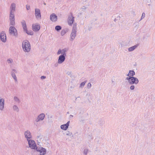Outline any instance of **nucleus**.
<instances>
[{
    "label": "nucleus",
    "mask_w": 155,
    "mask_h": 155,
    "mask_svg": "<svg viewBox=\"0 0 155 155\" xmlns=\"http://www.w3.org/2000/svg\"><path fill=\"white\" fill-rule=\"evenodd\" d=\"M65 57L63 55H61L58 58V63L59 64H61L63 63L65 59Z\"/></svg>",
    "instance_id": "obj_14"
},
{
    "label": "nucleus",
    "mask_w": 155,
    "mask_h": 155,
    "mask_svg": "<svg viewBox=\"0 0 155 155\" xmlns=\"http://www.w3.org/2000/svg\"><path fill=\"white\" fill-rule=\"evenodd\" d=\"M44 5H46V4H45V3H44Z\"/></svg>",
    "instance_id": "obj_44"
},
{
    "label": "nucleus",
    "mask_w": 155,
    "mask_h": 155,
    "mask_svg": "<svg viewBox=\"0 0 155 155\" xmlns=\"http://www.w3.org/2000/svg\"><path fill=\"white\" fill-rule=\"evenodd\" d=\"M9 33L10 35H13L15 38L18 37V33L17 30L14 26H10L9 28Z\"/></svg>",
    "instance_id": "obj_5"
},
{
    "label": "nucleus",
    "mask_w": 155,
    "mask_h": 155,
    "mask_svg": "<svg viewBox=\"0 0 155 155\" xmlns=\"http://www.w3.org/2000/svg\"><path fill=\"white\" fill-rule=\"evenodd\" d=\"M13 109L14 110L16 111L17 112H18L19 111V109L18 106L16 105H14L12 107Z\"/></svg>",
    "instance_id": "obj_25"
},
{
    "label": "nucleus",
    "mask_w": 155,
    "mask_h": 155,
    "mask_svg": "<svg viewBox=\"0 0 155 155\" xmlns=\"http://www.w3.org/2000/svg\"><path fill=\"white\" fill-rule=\"evenodd\" d=\"M135 75V72L133 70H130L127 75L130 77H133Z\"/></svg>",
    "instance_id": "obj_20"
},
{
    "label": "nucleus",
    "mask_w": 155,
    "mask_h": 155,
    "mask_svg": "<svg viewBox=\"0 0 155 155\" xmlns=\"http://www.w3.org/2000/svg\"><path fill=\"white\" fill-rule=\"evenodd\" d=\"M58 63L56 62V63H55V64H54V67H57L58 66Z\"/></svg>",
    "instance_id": "obj_38"
},
{
    "label": "nucleus",
    "mask_w": 155,
    "mask_h": 155,
    "mask_svg": "<svg viewBox=\"0 0 155 155\" xmlns=\"http://www.w3.org/2000/svg\"><path fill=\"white\" fill-rule=\"evenodd\" d=\"M66 135L68 136H71L72 135V133L70 132L69 131H68L66 132Z\"/></svg>",
    "instance_id": "obj_33"
},
{
    "label": "nucleus",
    "mask_w": 155,
    "mask_h": 155,
    "mask_svg": "<svg viewBox=\"0 0 155 155\" xmlns=\"http://www.w3.org/2000/svg\"><path fill=\"white\" fill-rule=\"evenodd\" d=\"M50 19L52 21L56 22L57 21V16L54 13L51 15L50 16Z\"/></svg>",
    "instance_id": "obj_18"
},
{
    "label": "nucleus",
    "mask_w": 155,
    "mask_h": 155,
    "mask_svg": "<svg viewBox=\"0 0 155 155\" xmlns=\"http://www.w3.org/2000/svg\"><path fill=\"white\" fill-rule=\"evenodd\" d=\"M24 135L27 141L31 140L32 137L31 133L29 130H27L25 131Z\"/></svg>",
    "instance_id": "obj_9"
},
{
    "label": "nucleus",
    "mask_w": 155,
    "mask_h": 155,
    "mask_svg": "<svg viewBox=\"0 0 155 155\" xmlns=\"http://www.w3.org/2000/svg\"><path fill=\"white\" fill-rule=\"evenodd\" d=\"M145 17V14L144 12H143L142 14V16L141 17V19L140 20V21L141 20H142Z\"/></svg>",
    "instance_id": "obj_31"
},
{
    "label": "nucleus",
    "mask_w": 155,
    "mask_h": 155,
    "mask_svg": "<svg viewBox=\"0 0 155 155\" xmlns=\"http://www.w3.org/2000/svg\"><path fill=\"white\" fill-rule=\"evenodd\" d=\"M15 19V14L14 13L10 12L9 20Z\"/></svg>",
    "instance_id": "obj_22"
},
{
    "label": "nucleus",
    "mask_w": 155,
    "mask_h": 155,
    "mask_svg": "<svg viewBox=\"0 0 155 155\" xmlns=\"http://www.w3.org/2000/svg\"><path fill=\"white\" fill-rule=\"evenodd\" d=\"M70 121H68L66 124L62 125L61 126V128L64 130H67L69 126Z\"/></svg>",
    "instance_id": "obj_16"
},
{
    "label": "nucleus",
    "mask_w": 155,
    "mask_h": 155,
    "mask_svg": "<svg viewBox=\"0 0 155 155\" xmlns=\"http://www.w3.org/2000/svg\"><path fill=\"white\" fill-rule=\"evenodd\" d=\"M40 29V26L39 25L33 24L32 25V30L35 32L38 31Z\"/></svg>",
    "instance_id": "obj_13"
},
{
    "label": "nucleus",
    "mask_w": 155,
    "mask_h": 155,
    "mask_svg": "<svg viewBox=\"0 0 155 155\" xmlns=\"http://www.w3.org/2000/svg\"><path fill=\"white\" fill-rule=\"evenodd\" d=\"M61 27L59 25H57L55 28V29L57 31H59L61 29Z\"/></svg>",
    "instance_id": "obj_27"
},
{
    "label": "nucleus",
    "mask_w": 155,
    "mask_h": 155,
    "mask_svg": "<svg viewBox=\"0 0 155 155\" xmlns=\"http://www.w3.org/2000/svg\"><path fill=\"white\" fill-rule=\"evenodd\" d=\"M126 80L128 81L130 84H137L139 82L138 79L134 77H131L126 78Z\"/></svg>",
    "instance_id": "obj_4"
},
{
    "label": "nucleus",
    "mask_w": 155,
    "mask_h": 155,
    "mask_svg": "<svg viewBox=\"0 0 155 155\" xmlns=\"http://www.w3.org/2000/svg\"><path fill=\"white\" fill-rule=\"evenodd\" d=\"M138 45H135L132 47L129 48H128V51H134L135 49H136L138 46Z\"/></svg>",
    "instance_id": "obj_21"
},
{
    "label": "nucleus",
    "mask_w": 155,
    "mask_h": 155,
    "mask_svg": "<svg viewBox=\"0 0 155 155\" xmlns=\"http://www.w3.org/2000/svg\"><path fill=\"white\" fill-rule=\"evenodd\" d=\"M116 18H115V19H114V21H116Z\"/></svg>",
    "instance_id": "obj_43"
},
{
    "label": "nucleus",
    "mask_w": 155,
    "mask_h": 155,
    "mask_svg": "<svg viewBox=\"0 0 155 155\" xmlns=\"http://www.w3.org/2000/svg\"><path fill=\"white\" fill-rule=\"evenodd\" d=\"M22 47L23 51L25 52H29L31 49L30 43L28 40L24 41L22 43Z\"/></svg>",
    "instance_id": "obj_1"
},
{
    "label": "nucleus",
    "mask_w": 155,
    "mask_h": 155,
    "mask_svg": "<svg viewBox=\"0 0 155 155\" xmlns=\"http://www.w3.org/2000/svg\"><path fill=\"white\" fill-rule=\"evenodd\" d=\"M24 31H25L26 33L29 35H32L34 34V33L33 31L31 30L28 31L27 29L26 30H25Z\"/></svg>",
    "instance_id": "obj_23"
},
{
    "label": "nucleus",
    "mask_w": 155,
    "mask_h": 155,
    "mask_svg": "<svg viewBox=\"0 0 155 155\" xmlns=\"http://www.w3.org/2000/svg\"><path fill=\"white\" fill-rule=\"evenodd\" d=\"M35 15L36 18L37 19H41V16L40 10L38 8H35Z\"/></svg>",
    "instance_id": "obj_10"
},
{
    "label": "nucleus",
    "mask_w": 155,
    "mask_h": 155,
    "mask_svg": "<svg viewBox=\"0 0 155 155\" xmlns=\"http://www.w3.org/2000/svg\"><path fill=\"white\" fill-rule=\"evenodd\" d=\"M0 38L2 41L5 42L6 41V37L5 32L4 31L1 32L0 34Z\"/></svg>",
    "instance_id": "obj_11"
},
{
    "label": "nucleus",
    "mask_w": 155,
    "mask_h": 155,
    "mask_svg": "<svg viewBox=\"0 0 155 155\" xmlns=\"http://www.w3.org/2000/svg\"><path fill=\"white\" fill-rule=\"evenodd\" d=\"M36 150L37 151L40 153V155H44L46 153V149L41 147H38L36 148Z\"/></svg>",
    "instance_id": "obj_7"
},
{
    "label": "nucleus",
    "mask_w": 155,
    "mask_h": 155,
    "mask_svg": "<svg viewBox=\"0 0 155 155\" xmlns=\"http://www.w3.org/2000/svg\"><path fill=\"white\" fill-rule=\"evenodd\" d=\"M7 61L9 63H12L13 62V60L12 59H8Z\"/></svg>",
    "instance_id": "obj_34"
},
{
    "label": "nucleus",
    "mask_w": 155,
    "mask_h": 155,
    "mask_svg": "<svg viewBox=\"0 0 155 155\" xmlns=\"http://www.w3.org/2000/svg\"><path fill=\"white\" fill-rule=\"evenodd\" d=\"M74 18L72 14L68 17V24L69 25H72L74 21Z\"/></svg>",
    "instance_id": "obj_12"
},
{
    "label": "nucleus",
    "mask_w": 155,
    "mask_h": 155,
    "mask_svg": "<svg viewBox=\"0 0 155 155\" xmlns=\"http://www.w3.org/2000/svg\"><path fill=\"white\" fill-rule=\"evenodd\" d=\"M68 48H64L62 50H61V49H59L57 53V54L59 55L61 54L62 55H63L66 56V52L68 51Z\"/></svg>",
    "instance_id": "obj_8"
},
{
    "label": "nucleus",
    "mask_w": 155,
    "mask_h": 155,
    "mask_svg": "<svg viewBox=\"0 0 155 155\" xmlns=\"http://www.w3.org/2000/svg\"><path fill=\"white\" fill-rule=\"evenodd\" d=\"M5 100L3 98L0 99V110H3L4 107Z\"/></svg>",
    "instance_id": "obj_15"
},
{
    "label": "nucleus",
    "mask_w": 155,
    "mask_h": 155,
    "mask_svg": "<svg viewBox=\"0 0 155 155\" xmlns=\"http://www.w3.org/2000/svg\"><path fill=\"white\" fill-rule=\"evenodd\" d=\"M46 78V77L45 76H41V79H45Z\"/></svg>",
    "instance_id": "obj_37"
},
{
    "label": "nucleus",
    "mask_w": 155,
    "mask_h": 155,
    "mask_svg": "<svg viewBox=\"0 0 155 155\" xmlns=\"http://www.w3.org/2000/svg\"><path fill=\"white\" fill-rule=\"evenodd\" d=\"M85 7L84 6L83 7V8H82L83 9H85Z\"/></svg>",
    "instance_id": "obj_42"
},
{
    "label": "nucleus",
    "mask_w": 155,
    "mask_h": 155,
    "mask_svg": "<svg viewBox=\"0 0 155 155\" xmlns=\"http://www.w3.org/2000/svg\"><path fill=\"white\" fill-rule=\"evenodd\" d=\"M16 5L14 3H12L10 7V12L14 13L15 11Z\"/></svg>",
    "instance_id": "obj_17"
},
{
    "label": "nucleus",
    "mask_w": 155,
    "mask_h": 155,
    "mask_svg": "<svg viewBox=\"0 0 155 155\" xmlns=\"http://www.w3.org/2000/svg\"><path fill=\"white\" fill-rule=\"evenodd\" d=\"M26 9L27 10H28L30 9V6L26 5Z\"/></svg>",
    "instance_id": "obj_40"
},
{
    "label": "nucleus",
    "mask_w": 155,
    "mask_h": 155,
    "mask_svg": "<svg viewBox=\"0 0 155 155\" xmlns=\"http://www.w3.org/2000/svg\"><path fill=\"white\" fill-rule=\"evenodd\" d=\"M77 25L76 23H74L72 28V31L70 35V40L71 41H73L75 39L77 33Z\"/></svg>",
    "instance_id": "obj_2"
},
{
    "label": "nucleus",
    "mask_w": 155,
    "mask_h": 155,
    "mask_svg": "<svg viewBox=\"0 0 155 155\" xmlns=\"http://www.w3.org/2000/svg\"><path fill=\"white\" fill-rule=\"evenodd\" d=\"M12 72H14L15 73H17V71L16 70L14 69H12Z\"/></svg>",
    "instance_id": "obj_39"
},
{
    "label": "nucleus",
    "mask_w": 155,
    "mask_h": 155,
    "mask_svg": "<svg viewBox=\"0 0 155 155\" xmlns=\"http://www.w3.org/2000/svg\"><path fill=\"white\" fill-rule=\"evenodd\" d=\"M134 88H135V87L134 86V85H131L130 87V89L131 90H133L134 89Z\"/></svg>",
    "instance_id": "obj_36"
},
{
    "label": "nucleus",
    "mask_w": 155,
    "mask_h": 155,
    "mask_svg": "<svg viewBox=\"0 0 155 155\" xmlns=\"http://www.w3.org/2000/svg\"><path fill=\"white\" fill-rule=\"evenodd\" d=\"M21 23L24 31L26 30L27 28L25 21L24 20H23L21 21Z\"/></svg>",
    "instance_id": "obj_19"
},
{
    "label": "nucleus",
    "mask_w": 155,
    "mask_h": 155,
    "mask_svg": "<svg viewBox=\"0 0 155 155\" xmlns=\"http://www.w3.org/2000/svg\"><path fill=\"white\" fill-rule=\"evenodd\" d=\"M14 100L15 101L19 103L20 101L18 98L17 97H14Z\"/></svg>",
    "instance_id": "obj_30"
},
{
    "label": "nucleus",
    "mask_w": 155,
    "mask_h": 155,
    "mask_svg": "<svg viewBox=\"0 0 155 155\" xmlns=\"http://www.w3.org/2000/svg\"><path fill=\"white\" fill-rule=\"evenodd\" d=\"M91 87V84L90 83H89L87 86V87L88 89H90Z\"/></svg>",
    "instance_id": "obj_32"
},
{
    "label": "nucleus",
    "mask_w": 155,
    "mask_h": 155,
    "mask_svg": "<svg viewBox=\"0 0 155 155\" xmlns=\"http://www.w3.org/2000/svg\"><path fill=\"white\" fill-rule=\"evenodd\" d=\"M86 83V81H84L82 82L80 85V87H83L84 86Z\"/></svg>",
    "instance_id": "obj_29"
},
{
    "label": "nucleus",
    "mask_w": 155,
    "mask_h": 155,
    "mask_svg": "<svg viewBox=\"0 0 155 155\" xmlns=\"http://www.w3.org/2000/svg\"><path fill=\"white\" fill-rule=\"evenodd\" d=\"M10 25H11L14 26L15 25V19L9 20Z\"/></svg>",
    "instance_id": "obj_26"
},
{
    "label": "nucleus",
    "mask_w": 155,
    "mask_h": 155,
    "mask_svg": "<svg viewBox=\"0 0 155 155\" xmlns=\"http://www.w3.org/2000/svg\"><path fill=\"white\" fill-rule=\"evenodd\" d=\"M45 117L44 113H41L37 117L35 118L33 120V123L36 126L38 125V123L41 121H42L45 118Z\"/></svg>",
    "instance_id": "obj_3"
},
{
    "label": "nucleus",
    "mask_w": 155,
    "mask_h": 155,
    "mask_svg": "<svg viewBox=\"0 0 155 155\" xmlns=\"http://www.w3.org/2000/svg\"><path fill=\"white\" fill-rule=\"evenodd\" d=\"M28 141L30 147L33 149H36V148L38 147L37 146L35 141L31 139L28 140Z\"/></svg>",
    "instance_id": "obj_6"
},
{
    "label": "nucleus",
    "mask_w": 155,
    "mask_h": 155,
    "mask_svg": "<svg viewBox=\"0 0 155 155\" xmlns=\"http://www.w3.org/2000/svg\"><path fill=\"white\" fill-rule=\"evenodd\" d=\"M11 75H12V78H13V79H14V80H15V81L17 82V80L16 76L15 73H14V72H11Z\"/></svg>",
    "instance_id": "obj_24"
},
{
    "label": "nucleus",
    "mask_w": 155,
    "mask_h": 155,
    "mask_svg": "<svg viewBox=\"0 0 155 155\" xmlns=\"http://www.w3.org/2000/svg\"><path fill=\"white\" fill-rule=\"evenodd\" d=\"M67 32V31L65 30H63L61 31V36H63Z\"/></svg>",
    "instance_id": "obj_28"
},
{
    "label": "nucleus",
    "mask_w": 155,
    "mask_h": 155,
    "mask_svg": "<svg viewBox=\"0 0 155 155\" xmlns=\"http://www.w3.org/2000/svg\"><path fill=\"white\" fill-rule=\"evenodd\" d=\"M73 117V115H70V116H69V117L70 118H71V117Z\"/></svg>",
    "instance_id": "obj_41"
},
{
    "label": "nucleus",
    "mask_w": 155,
    "mask_h": 155,
    "mask_svg": "<svg viewBox=\"0 0 155 155\" xmlns=\"http://www.w3.org/2000/svg\"><path fill=\"white\" fill-rule=\"evenodd\" d=\"M88 150L87 149H85L84 151V155H86L87 154L88 152Z\"/></svg>",
    "instance_id": "obj_35"
}]
</instances>
